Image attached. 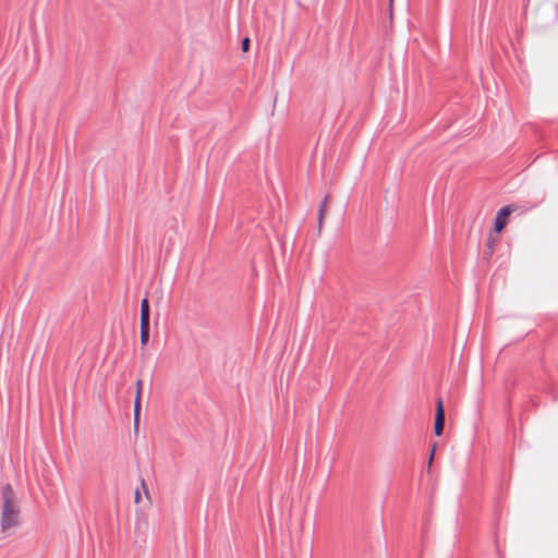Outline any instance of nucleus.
<instances>
[{
	"label": "nucleus",
	"instance_id": "nucleus-11",
	"mask_svg": "<svg viewBox=\"0 0 558 558\" xmlns=\"http://www.w3.org/2000/svg\"><path fill=\"white\" fill-rule=\"evenodd\" d=\"M141 486H142V488H143V490H144V493H145L146 497H147V498H149L148 487H147V485H146V483H145V481H144V480H142V481H141Z\"/></svg>",
	"mask_w": 558,
	"mask_h": 558
},
{
	"label": "nucleus",
	"instance_id": "nucleus-8",
	"mask_svg": "<svg viewBox=\"0 0 558 558\" xmlns=\"http://www.w3.org/2000/svg\"><path fill=\"white\" fill-rule=\"evenodd\" d=\"M498 234L499 233H496V234L489 233V235L487 236L486 246H487V248L490 250V255L494 254L495 245L499 241V235Z\"/></svg>",
	"mask_w": 558,
	"mask_h": 558
},
{
	"label": "nucleus",
	"instance_id": "nucleus-10",
	"mask_svg": "<svg viewBox=\"0 0 558 558\" xmlns=\"http://www.w3.org/2000/svg\"><path fill=\"white\" fill-rule=\"evenodd\" d=\"M435 450H436V442H434L433 447H432V451H430V454H429V458H428V463H427V470H429L432 468Z\"/></svg>",
	"mask_w": 558,
	"mask_h": 558
},
{
	"label": "nucleus",
	"instance_id": "nucleus-3",
	"mask_svg": "<svg viewBox=\"0 0 558 558\" xmlns=\"http://www.w3.org/2000/svg\"><path fill=\"white\" fill-rule=\"evenodd\" d=\"M445 427V408L441 399L437 400L436 414L434 423V433L436 436H441Z\"/></svg>",
	"mask_w": 558,
	"mask_h": 558
},
{
	"label": "nucleus",
	"instance_id": "nucleus-4",
	"mask_svg": "<svg viewBox=\"0 0 558 558\" xmlns=\"http://www.w3.org/2000/svg\"><path fill=\"white\" fill-rule=\"evenodd\" d=\"M141 388H142V380L138 379L137 383H136V396H135V400H134V427H135V429L138 426V420H140Z\"/></svg>",
	"mask_w": 558,
	"mask_h": 558
},
{
	"label": "nucleus",
	"instance_id": "nucleus-9",
	"mask_svg": "<svg viewBox=\"0 0 558 558\" xmlns=\"http://www.w3.org/2000/svg\"><path fill=\"white\" fill-rule=\"evenodd\" d=\"M251 39L248 37H244L241 41V50L243 52H247L250 50Z\"/></svg>",
	"mask_w": 558,
	"mask_h": 558
},
{
	"label": "nucleus",
	"instance_id": "nucleus-7",
	"mask_svg": "<svg viewBox=\"0 0 558 558\" xmlns=\"http://www.w3.org/2000/svg\"><path fill=\"white\" fill-rule=\"evenodd\" d=\"M328 198H329L328 195L325 196L324 199L320 203V206H319V210H318V229L319 230H320V228L323 226L324 214H325V210H326Z\"/></svg>",
	"mask_w": 558,
	"mask_h": 558
},
{
	"label": "nucleus",
	"instance_id": "nucleus-2",
	"mask_svg": "<svg viewBox=\"0 0 558 558\" xmlns=\"http://www.w3.org/2000/svg\"><path fill=\"white\" fill-rule=\"evenodd\" d=\"M512 210L511 206H505L497 211L494 222V230L496 233H500L505 229Z\"/></svg>",
	"mask_w": 558,
	"mask_h": 558
},
{
	"label": "nucleus",
	"instance_id": "nucleus-6",
	"mask_svg": "<svg viewBox=\"0 0 558 558\" xmlns=\"http://www.w3.org/2000/svg\"><path fill=\"white\" fill-rule=\"evenodd\" d=\"M140 339L141 344L144 347L148 343L149 340V324L140 323Z\"/></svg>",
	"mask_w": 558,
	"mask_h": 558
},
{
	"label": "nucleus",
	"instance_id": "nucleus-1",
	"mask_svg": "<svg viewBox=\"0 0 558 558\" xmlns=\"http://www.w3.org/2000/svg\"><path fill=\"white\" fill-rule=\"evenodd\" d=\"M2 512L1 530L3 532L16 527L20 523V507L11 484L7 483L1 488Z\"/></svg>",
	"mask_w": 558,
	"mask_h": 558
},
{
	"label": "nucleus",
	"instance_id": "nucleus-13",
	"mask_svg": "<svg viewBox=\"0 0 558 558\" xmlns=\"http://www.w3.org/2000/svg\"><path fill=\"white\" fill-rule=\"evenodd\" d=\"M484 256L486 259L490 258L493 255H490V250L486 247V251L484 252Z\"/></svg>",
	"mask_w": 558,
	"mask_h": 558
},
{
	"label": "nucleus",
	"instance_id": "nucleus-5",
	"mask_svg": "<svg viewBox=\"0 0 558 558\" xmlns=\"http://www.w3.org/2000/svg\"><path fill=\"white\" fill-rule=\"evenodd\" d=\"M149 319H150L149 302L146 298H144L141 302V323L149 324Z\"/></svg>",
	"mask_w": 558,
	"mask_h": 558
},
{
	"label": "nucleus",
	"instance_id": "nucleus-12",
	"mask_svg": "<svg viewBox=\"0 0 558 558\" xmlns=\"http://www.w3.org/2000/svg\"><path fill=\"white\" fill-rule=\"evenodd\" d=\"M134 499L136 504H138L141 500V493L138 489L135 490Z\"/></svg>",
	"mask_w": 558,
	"mask_h": 558
}]
</instances>
